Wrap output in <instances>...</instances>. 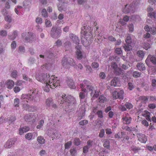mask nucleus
I'll return each mask as SVG.
<instances>
[{"label": "nucleus", "mask_w": 156, "mask_h": 156, "mask_svg": "<svg viewBox=\"0 0 156 156\" xmlns=\"http://www.w3.org/2000/svg\"><path fill=\"white\" fill-rule=\"evenodd\" d=\"M85 94L83 92H80L79 94V97L80 99H83L85 98Z\"/></svg>", "instance_id": "60"}, {"label": "nucleus", "mask_w": 156, "mask_h": 156, "mask_svg": "<svg viewBox=\"0 0 156 156\" xmlns=\"http://www.w3.org/2000/svg\"><path fill=\"white\" fill-rule=\"evenodd\" d=\"M36 78L38 81L45 84L43 86V90L47 92L50 91L49 88L54 89L60 86V81L55 75L50 76L49 74H42L36 75Z\"/></svg>", "instance_id": "1"}, {"label": "nucleus", "mask_w": 156, "mask_h": 156, "mask_svg": "<svg viewBox=\"0 0 156 156\" xmlns=\"http://www.w3.org/2000/svg\"><path fill=\"white\" fill-rule=\"evenodd\" d=\"M30 129V128L28 126H25L22 127H20L19 130V133L20 135H22L24 133L27 132Z\"/></svg>", "instance_id": "18"}, {"label": "nucleus", "mask_w": 156, "mask_h": 156, "mask_svg": "<svg viewBox=\"0 0 156 156\" xmlns=\"http://www.w3.org/2000/svg\"><path fill=\"white\" fill-rule=\"evenodd\" d=\"M137 55L139 58L142 59L144 55V53L143 51L139 50L137 51Z\"/></svg>", "instance_id": "29"}, {"label": "nucleus", "mask_w": 156, "mask_h": 156, "mask_svg": "<svg viewBox=\"0 0 156 156\" xmlns=\"http://www.w3.org/2000/svg\"><path fill=\"white\" fill-rule=\"evenodd\" d=\"M64 45H65V48H70L71 46V43L69 41H66V42L64 44Z\"/></svg>", "instance_id": "55"}, {"label": "nucleus", "mask_w": 156, "mask_h": 156, "mask_svg": "<svg viewBox=\"0 0 156 156\" xmlns=\"http://www.w3.org/2000/svg\"><path fill=\"white\" fill-rule=\"evenodd\" d=\"M91 66L93 68L97 69L99 66V64L98 62H94L92 63Z\"/></svg>", "instance_id": "50"}, {"label": "nucleus", "mask_w": 156, "mask_h": 156, "mask_svg": "<svg viewBox=\"0 0 156 156\" xmlns=\"http://www.w3.org/2000/svg\"><path fill=\"white\" fill-rule=\"evenodd\" d=\"M17 72L16 70L13 71L11 73V77L16 78L17 76Z\"/></svg>", "instance_id": "47"}, {"label": "nucleus", "mask_w": 156, "mask_h": 156, "mask_svg": "<svg viewBox=\"0 0 156 156\" xmlns=\"http://www.w3.org/2000/svg\"><path fill=\"white\" fill-rule=\"evenodd\" d=\"M38 90L35 88H32L30 90L29 94H23L21 97V99L23 100L26 99V101L28 102V101H32L34 100H35V98L37 96ZM25 101V100H24Z\"/></svg>", "instance_id": "4"}, {"label": "nucleus", "mask_w": 156, "mask_h": 156, "mask_svg": "<svg viewBox=\"0 0 156 156\" xmlns=\"http://www.w3.org/2000/svg\"><path fill=\"white\" fill-rule=\"evenodd\" d=\"M58 10L60 11H65L66 8H65L64 4H59L58 5Z\"/></svg>", "instance_id": "34"}, {"label": "nucleus", "mask_w": 156, "mask_h": 156, "mask_svg": "<svg viewBox=\"0 0 156 156\" xmlns=\"http://www.w3.org/2000/svg\"><path fill=\"white\" fill-rule=\"evenodd\" d=\"M67 83L68 86L71 88L75 89V86L74 85L73 80L71 79H68Z\"/></svg>", "instance_id": "19"}, {"label": "nucleus", "mask_w": 156, "mask_h": 156, "mask_svg": "<svg viewBox=\"0 0 156 156\" xmlns=\"http://www.w3.org/2000/svg\"><path fill=\"white\" fill-rule=\"evenodd\" d=\"M96 114L97 115L98 118H103V114L102 111L99 110L97 112Z\"/></svg>", "instance_id": "53"}, {"label": "nucleus", "mask_w": 156, "mask_h": 156, "mask_svg": "<svg viewBox=\"0 0 156 156\" xmlns=\"http://www.w3.org/2000/svg\"><path fill=\"white\" fill-rule=\"evenodd\" d=\"M44 123V121L43 120H41L38 123V125L36 127L37 129H41L43 126Z\"/></svg>", "instance_id": "43"}, {"label": "nucleus", "mask_w": 156, "mask_h": 156, "mask_svg": "<svg viewBox=\"0 0 156 156\" xmlns=\"http://www.w3.org/2000/svg\"><path fill=\"white\" fill-rule=\"evenodd\" d=\"M128 27L129 30V31L130 32H132L133 31L134 26L133 24H129Z\"/></svg>", "instance_id": "57"}, {"label": "nucleus", "mask_w": 156, "mask_h": 156, "mask_svg": "<svg viewBox=\"0 0 156 156\" xmlns=\"http://www.w3.org/2000/svg\"><path fill=\"white\" fill-rule=\"evenodd\" d=\"M62 33L61 29L59 28L56 26H54L51 31V35L55 38H58L60 36Z\"/></svg>", "instance_id": "6"}, {"label": "nucleus", "mask_w": 156, "mask_h": 156, "mask_svg": "<svg viewBox=\"0 0 156 156\" xmlns=\"http://www.w3.org/2000/svg\"><path fill=\"white\" fill-rule=\"evenodd\" d=\"M86 88L87 89L88 92H90V95L92 94L94 90H95L94 87L91 85H87V86Z\"/></svg>", "instance_id": "26"}, {"label": "nucleus", "mask_w": 156, "mask_h": 156, "mask_svg": "<svg viewBox=\"0 0 156 156\" xmlns=\"http://www.w3.org/2000/svg\"><path fill=\"white\" fill-rule=\"evenodd\" d=\"M141 150V148L139 147L132 146L131 147L130 151L135 153L139 152Z\"/></svg>", "instance_id": "20"}, {"label": "nucleus", "mask_w": 156, "mask_h": 156, "mask_svg": "<svg viewBox=\"0 0 156 156\" xmlns=\"http://www.w3.org/2000/svg\"><path fill=\"white\" fill-rule=\"evenodd\" d=\"M16 119L15 117L13 116H11L8 120L9 123L10 124L13 123Z\"/></svg>", "instance_id": "42"}, {"label": "nucleus", "mask_w": 156, "mask_h": 156, "mask_svg": "<svg viewBox=\"0 0 156 156\" xmlns=\"http://www.w3.org/2000/svg\"><path fill=\"white\" fill-rule=\"evenodd\" d=\"M111 67L115 70L118 68V65L115 62H113L111 63Z\"/></svg>", "instance_id": "51"}, {"label": "nucleus", "mask_w": 156, "mask_h": 156, "mask_svg": "<svg viewBox=\"0 0 156 156\" xmlns=\"http://www.w3.org/2000/svg\"><path fill=\"white\" fill-rule=\"evenodd\" d=\"M150 113L147 110H145L142 113V115L144 117H146L147 115H150Z\"/></svg>", "instance_id": "61"}, {"label": "nucleus", "mask_w": 156, "mask_h": 156, "mask_svg": "<svg viewBox=\"0 0 156 156\" xmlns=\"http://www.w3.org/2000/svg\"><path fill=\"white\" fill-rule=\"evenodd\" d=\"M122 121L124 124L126 125L129 124L131 121V118L129 117H127L126 116H123L122 119Z\"/></svg>", "instance_id": "17"}, {"label": "nucleus", "mask_w": 156, "mask_h": 156, "mask_svg": "<svg viewBox=\"0 0 156 156\" xmlns=\"http://www.w3.org/2000/svg\"><path fill=\"white\" fill-rule=\"evenodd\" d=\"M88 121L87 120H83L80 121L79 122V124L80 125L83 126L87 124L88 123Z\"/></svg>", "instance_id": "52"}, {"label": "nucleus", "mask_w": 156, "mask_h": 156, "mask_svg": "<svg viewBox=\"0 0 156 156\" xmlns=\"http://www.w3.org/2000/svg\"><path fill=\"white\" fill-rule=\"evenodd\" d=\"M42 15L44 17H46L48 16L47 12L45 9H43L41 12Z\"/></svg>", "instance_id": "54"}, {"label": "nucleus", "mask_w": 156, "mask_h": 156, "mask_svg": "<svg viewBox=\"0 0 156 156\" xmlns=\"http://www.w3.org/2000/svg\"><path fill=\"white\" fill-rule=\"evenodd\" d=\"M98 101L101 103H104L107 101V99L103 95H101L99 96L98 99Z\"/></svg>", "instance_id": "24"}, {"label": "nucleus", "mask_w": 156, "mask_h": 156, "mask_svg": "<svg viewBox=\"0 0 156 156\" xmlns=\"http://www.w3.org/2000/svg\"><path fill=\"white\" fill-rule=\"evenodd\" d=\"M143 48L146 50H148L150 47V44L148 43H144L143 46Z\"/></svg>", "instance_id": "58"}, {"label": "nucleus", "mask_w": 156, "mask_h": 156, "mask_svg": "<svg viewBox=\"0 0 156 156\" xmlns=\"http://www.w3.org/2000/svg\"><path fill=\"white\" fill-rule=\"evenodd\" d=\"M126 44H130L132 43V40L130 35L128 36L126 39Z\"/></svg>", "instance_id": "38"}, {"label": "nucleus", "mask_w": 156, "mask_h": 156, "mask_svg": "<svg viewBox=\"0 0 156 156\" xmlns=\"http://www.w3.org/2000/svg\"><path fill=\"white\" fill-rule=\"evenodd\" d=\"M72 144V142L71 141L68 142L65 144V148L66 149H69Z\"/></svg>", "instance_id": "44"}, {"label": "nucleus", "mask_w": 156, "mask_h": 156, "mask_svg": "<svg viewBox=\"0 0 156 156\" xmlns=\"http://www.w3.org/2000/svg\"><path fill=\"white\" fill-rule=\"evenodd\" d=\"M150 62L154 65H156V57L151 55H148L145 60V62L147 65H148Z\"/></svg>", "instance_id": "10"}, {"label": "nucleus", "mask_w": 156, "mask_h": 156, "mask_svg": "<svg viewBox=\"0 0 156 156\" xmlns=\"http://www.w3.org/2000/svg\"><path fill=\"white\" fill-rule=\"evenodd\" d=\"M20 100L18 98H15L14 101V105L15 107H18L19 106Z\"/></svg>", "instance_id": "37"}, {"label": "nucleus", "mask_w": 156, "mask_h": 156, "mask_svg": "<svg viewBox=\"0 0 156 156\" xmlns=\"http://www.w3.org/2000/svg\"><path fill=\"white\" fill-rule=\"evenodd\" d=\"M14 84V82L11 80H8L5 83V85L6 86V87L9 89H12Z\"/></svg>", "instance_id": "16"}, {"label": "nucleus", "mask_w": 156, "mask_h": 156, "mask_svg": "<svg viewBox=\"0 0 156 156\" xmlns=\"http://www.w3.org/2000/svg\"><path fill=\"white\" fill-rule=\"evenodd\" d=\"M105 135V130L103 129L101 130L99 134V136L101 138H102Z\"/></svg>", "instance_id": "63"}, {"label": "nucleus", "mask_w": 156, "mask_h": 156, "mask_svg": "<svg viewBox=\"0 0 156 156\" xmlns=\"http://www.w3.org/2000/svg\"><path fill=\"white\" fill-rule=\"evenodd\" d=\"M14 143L15 142L12 139H9L4 144V147L6 149L10 148L13 146Z\"/></svg>", "instance_id": "13"}, {"label": "nucleus", "mask_w": 156, "mask_h": 156, "mask_svg": "<svg viewBox=\"0 0 156 156\" xmlns=\"http://www.w3.org/2000/svg\"><path fill=\"white\" fill-rule=\"evenodd\" d=\"M25 121L30 124L34 123L36 121L37 118L34 113H29L25 115L24 117Z\"/></svg>", "instance_id": "7"}, {"label": "nucleus", "mask_w": 156, "mask_h": 156, "mask_svg": "<svg viewBox=\"0 0 156 156\" xmlns=\"http://www.w3.org/2000/svg\"><path fill=\"white\" fill-rule=\"evenodd\" d=\"M22 36L23 38L25 39V41L26 42H29L31 41H33L35 37L33 34L30 32L23 33Z\"/></svg>", "instance_id": "8"}, {"label": "nucleus", "mask_w": 156, "mask_h": 156, "mask_svg": "<svg viewBox=\"0 0 156 156\" xmlns=\"http://www.w3.org/2000/svg\"><path fill=\"white\" fill-rule=\"evenodd\" d=\"M99 94V93L98 91L97 90H94L93 91V94L91 95V96H92L93 98H97Z\"/></svg>", "instance_id": "39"}, {"label": "nucleus", "mask_w": 156, "mask_h": 156, "mask_svg": "<svg viewBox=\"0 0 156 156\" xmlns=\"http://www.w3.org/2000/svg\"><path fill=\"white\" fill-rule=\"evenodd\" d=\"M114 73L116 75H119L123 74V71L120 68L118 67L115 70H114Z\"/></svg>", "instance_id": "23"}, {"label": "nucleus", "mask_w": 156, "mask_h": 156, "mask_svg": "<svg viewBox=\"0 0 156 156\" xmlns=\"http://www.w3.org/2000/svg\"><path fill=\"white\" fill-rule=\"evenodd\" d=\"M136 67L140 71L144 70L146 69L144 64L141 62L138 63L136 65Z\"/></svg>", "instance_id": "21"}, {"label": "nucleus", "mask_w": 156, "mask_h": 156, "mask_svg": "<svg viewBox=\"0 0 156 156\" xmlns=\"http://www.w3.org/2000/svg\"><path fill=\"white\" fill-rule=\"evenodd\" d=\"M52 99L51 98H48L46 100V104L48 107L50 106L51 104L52 103Z\"/></svg>", "instance_id": "36"}, {"label": "nucleus", "mask_w": 156, "mask_h": 156, "mask_svg": "<svg viewBox=\"0 0 156 156\" xmlns=\"http://www.w3.org/2000/svg\"><path fill=\"white\" fill-rule=\"evenodd\" d=\"M37 140L38 142L40 144H42L45 143V140L43 136H41L37 137Z\"/></svg>", "instance_id": "25"}, {"label": "nucleus", "mask_w": 156, "mask_h": 156, "mask_svg": "<svg viewBox=\"0 0 156 156\" xmlns=\"http://www.w3.org/2000/svg\"><path fill=\"white\" fill-rule=\"evenodd\" d=\"M123 93L124 91L122 90H120L119 92L114 91L113 92V97L115 99L119 98L123 100Z\"/></svg>", "instance_id": "9"}, {"label": "nucleus", "mask_w": 156, "mask_h": 156, "mask_svg": "<svg viewBox=\"0 0 156 156\" xmlns=\"http://www.w3.org/2000/svg\"><path fill=\"white\" fill-rule=\"evenodd\" d=\"M76 152V150L74 148L71 149L70 150V152L72 156H75Z\"/></svg>", "instance_id": "62"}, {"label": "nucleus", "mask_w": 156, "mask_h": 156, "mask_svg": "<svg viewBox=\"0 0 156 156\" xmlns=\"http://www.w3.org/2000/svg\"><path fill=\"white\" fill-rule=\"evenodd\" d=\"M58 101L66 110H69L73 108L76 102L75 99L73 97L70 95L66 96L65 94H62L58 98Z\"/></svg>", "instance_id": "2"}, {"label": "nucleus", "mask_w": 156, "mask_h": 156, "mask_svg": "<svg viewBox=\"0 0 156 156\" xmlns=\"http://www.w3.org/2000/svg\"><path fill=\"white\" fill-rule=\"evenodd\" d=\"M139 100H141L144 103H146L148 101V98L147 96H142L139 97Z\"/></svg>", "instance_id": "35"}, {"label": "nucleus", "mask_w": 156, "mask_h": 156, "mask_svg": "<svg viewBox=\"0 0 156 156\" xmlns=\"http://www.w3.org/2000/svg\"><path fill=\"white\" fill-rule=\"evenodd\" d=\"M141 73L137 71H134L133 73V76L135 78H138L140 76Z\"/></svg>", "instance_id": "30"}, {"label": "nucleus", "mask_w": 156, "mask_h": 156, "mask_svg": "<svg viewBox=\"0 0 156 156\" xmlns=\"http://www.w3.org/2000/svg\"><path fill=\"white\" fill-rule=\"evenodd\" d=\"M45 24L47 27H50L52 26L51 21L47 20H46L45 21Z\"/></svg>", "instance_id": "59"}, {"label": "nucleus", "mask_w": 156, "mask_h": 156, "mask_svg": "<svg viewBox=\"0 0 156 156\" xmlns=\"http://www.w3.org/2000/svg\"><path fill=\"white\" fill-rule=\"evenodd\" d=\"M123 48L126 51H129L132 50V47L130 44H125Z\"/></svg>", "instance_id": "27"}, {"label": "nucleus", "mask_w": 156, "mask_h": 156, "mask_svg": "<svg viewBox=\"0 0 156 156\" xmlns=\"http://www.w3.org/2000/svg\"><path fill=\"white\" fill-rule=\"evenodd\" d=\"M69 36L74 43L77 44H79L80 40L77 36L72 33L69 34Z\"/></svg>", "instance_id": "12"}, {"label": "nucleus", "mask_w": 156, "mask_h": 156, "mask_svg": "<svg viewBox=\"0 0 156 156\" xmlns=\"http://www.w3.org/2000/svg\"><path fill=\"white\" fill-rule=\"evenodd\" d=\"M104 147L107 149H109L110 148V142L108 140H106L103 144Z\"/></svg>", "instance_id": "33"}, {"label": "nucleus", "mask_w": 156, "mask_h": 156, "mask_svg": "<svg viewBox=\"0 0 156 156\" xmlns=\"http://www.w3.org/2000/svg\"><path fill=\"white\" fill-rule=\"evenodd\" d=\"M5 21L10 23L12 21L11 17L9 15H8L5 17Z\"/></svg>", "instance_id": "48"}, {"label": "nucleus", "mask_w": 156, "mask_h": 156, "mask_svg": "<svg viewBox=\"0 0 156 156\" xmlns=\"http://www.w3.org/2000/svg\"><path fill=\"white\" fill-rule=\"evenodd\" d=\"M122 128L123 129L125 130H126L129 132L134 131L136 129L134 127H129L127 126H122Z\"/></svg>", "instance_id": "22"}, {"label": "nucleus", "mask_w": 156, "mask_h": 156, "mask_svg": "<svg viewBox=\"0 0 156 156\" xmlns=\"http://www.w3.org/2000/svg\"><path fill=\"white\" fill-rule=\"evenodd\" d=\"M33 137V135L31 133H28L25 135L26 139L28 140H31Z\"/></svg>", "instance_id": "41"}, {"label": "nucleus", "mask_w": 156, "mask_h": 156, "mask_svg": "<svg viewBox=\"0 0 156 156\" xmlns=\"http://www.w3.org/2000/svg\"><path fill=\"white\" fill-rule=\"evenodd\" d=\"M84 36H82L81 41L83 45L85 46H87L89 44V41L92 39V32L91 28L89 26H84L82 28Z\"/></svg>", "instance_id": "3"}, {"label": "nucleus", "mask_w": 156, "mask_h": 156, "mask_svg": "<svg viewBox=\"0 0 156 156\" xmlns=\"http://www.w3.org/2000/svg\"><path fill=\"white\" fill-rule=\"evenodd\" d=\"M115 52L117 54L119 55L122 53V51L121 48H117L115 49Z\"/></svg>", "instance_id": "64"}, {"label": "nucleus", "mask_w": 156, "mask_h": 156, "mask_svg": "<svg viewBox=\"0 0 156 156\" xmlns=\"http://www.w3.org/2000/svg\"><path fill=\"white\" fill-rule=\"evenodd\" d=\"M125 105L126 108L129 109L132 108L133 107L132 105L130 103L128 102H126Z\"/></svg>", "instance_id": "49"}, {"label": "nucleus", "mask_w": 156, "mask_h": 156, "mask_svg": "<svg viewBox=\"0 0 156 156\" xmlns=\"http://www.w3.org/2000/svg\"><path fill=\"white\" fill-rule=\"evenodd\" d=\"M138 140L141 143H145L147 141L146 136L144 134L141 133L137 134Z\"/></svg>", "instance_id": "11"}, {"label": "nucleus", "mask_w": 156, "mask_h": 156, "mask_svg": "<svg viewBox=\"0 0 156 156\" xmlns=\"http://www.w3.org/2000/svg\"><path fill=\"white\" fill-rule=\"evenodd\" d=\"M74 144L76 146H78L80 145L81 143V141L80 140L79 138H75L73 141Z\"/></svg>", "instance_id": "40"}, {"label": "nucleus", "mask_w": 156, "mask_h": 156, "mask_svg": "<svg viewBox=\"0 0 156 156\" xmlns=\"http://www.w3.org/2000/svg\"><path fill=\"white\" fill-rule=\"evenodd\" d=\"M127 4L125 6V7L123 9V12L125 13H127L129 12L130 11V9L132 8L131 6H129V8H127Z\"/></svg>", "instance_id": "28"}, {"label": "nucleus", "mask_w": 156, "mask_h": 156, "mask_svg": "<svg viewBox=\"0 0 156 156\" xmlns=\"http://www.w3.org/2000/svg\"><path fill=\"white\" fill-rule=\"evenodd\" d=\"M112 86L113 87L119 86L120 85L119 79L118 77H115L112 80L111 82Z\"/></svg>", "instance_id": "14"}, {"label": "nucleus", "mask_w": 156, "mask_h": 156, "mask_svg": "<svg viewBox=\"0 0 156 156\" xmlns=\"http://www.w3.org/2000/svg\"><path fill=\"white\" fill-rule=\"evenodd\" d=\"M121 135L120 136L118 133L115 134L114 136L115 138L120 139L123 137V136L126 134V133L124 132H121Z\"/></svg>", "instance_id": "32"}, {"label": "nucleus", "mask_w": 156, "mask_h": 156, "mask_svg": "<svg viewBox=\"0 0 156 156\" xmlns=\"http://www.w3.org/2000/svg\"><path fill=\"white\" fill-rule=\"evenodd\" d=\"M76 48L77 50L76 52V58L80 60L83 58L82 52L80 50L81 49V47L78 45L76 47Z\"/></svg>", "instance_id": "15"}, {"label": "nucleus", "mask_w": 156, "mask_h": 156, "mask_svg": "<svg viewBox=\"0 0 156 156\" xmlns=\"http://www.w3.org/2000/svg\"><path fill=\"white\" fill-rule=\"evenodd\" d=\"M86 71L88 73H92V70L90 66H86Z\"/></svg>", "instance_id": "45"}, {"label": "nucleus", "mask_w": 156, "mask_h": 156, "mask_svg": "<svg viewBox=\"0 0 156 156\" xmlns=\"http://www.w3.org/2000/svg\"><path fill=\"white\" fill-rule=\"evenodd\" d=\"M17 35V32L16 31H14L12 36H9V38L11 40H14Z\"/></svg>", "instance_id": "31"}, {"label": "nucleus", "mask_w": 156, "mask_h": 156, "mask_svg": "<svg viewBox=\"0 0 156 156\" xmlns=\"http://www.w3.org/2000/svg\"><path fill=\"white\" fill-rule=\"evenodd\" d=\"M149 32L153 35L155 34H156V28L154 27H151Z\"/></svg>", "instance_id": "46"}, {"label": "nucleus", "mask_w": 156, "mask_h": 156, "mask_svg": "<svg viewBox=\"0 0 156 156\" xmlns=\"http://www.w3.org/2000/svg\"><path fill=\"white\" fill-rule=\"evenodd\" d=\"M156 13L154 12H149L148 13V16L150 18L155 19V18Z\"/></svg>", "instance_id": "56"}, {"label": "nucleus", "mask_w": 156, "mask_h": 156, "mask_svg": "<svg viewBox=\"0 0 156 156\" xmlns=\"http://www.w3.org/2000/svg\"><path fill=\"white\" fill-rule=\"evenodd\" d=\"M62 64L65 68H68L70 66H74L75 64L72 58L64 57L62 60Z\"/></svg>", "instance_id": "5"}]
</instances>
